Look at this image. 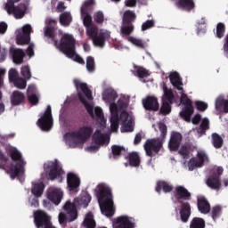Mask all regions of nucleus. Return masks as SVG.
I'll return each instance as SVG.
<instances>
[{"label":"nucleus","mask_w":228,"mask_h":228,"mask_svg":"<svg viewBox=\"0 0 228 228\" xmlns=\"http://www.w3.org/2000/svg\"><path fill=\"white\" fill-rule=\"evenodd\" d=\"M126 159H128V163L130 167H140V163H142L140 155L138 154L137 151H132L128 153Z\"/></svg>","instance_id":"2f4dec72"},{"label":"nucleus","mask_w":228,"mask_h":228,"mask_svg":"<svg viewBox=\"0 0 228 228\" xmlns=\"http://www.w3.org/2000/svg\"><path fill=\"white\" fill-rule=\"evenodd\" d=\"M180 206V218L183 224H186L191 216V205L186 201H179Z\"/></svg>","instance_id":"a211bd4d"},{"label":"nucleus","mask_w":228,"mask_h":228,"mask_svg":"<svg viewBox=\"0 0 228 228\" xmlns=\"http://www.w3.org/2000/svg\"><path fill=\"white\" fill-rule=\"evenodd\" d=\"M175 3V6L178 8V10H183V12H191V10H195V1L193 0H171Z\"/></svg>","instance_id":"412c9836"},{"label":"nucleus","mask_w":228,"mask_h":228,"mask_svg":"<svg viewBox=\"0 0 228 228\" xmlns=\"http://www.w3.org/2000/svg\"><path fill=\"white\" fill-rule=\"evenodd\" d=\"M47 199L55 206H58L60 202H61V199H63V191L60 189H50L47 191Z\"/></svg>","instance_id":"b1692460"},{"label":"nucleus","mask_w":228,"mask_h":228,"mask_svg":"<svg viewBox=\"0 0 228 228\" xmlns=\"http://www.w3.org/2000/svg\"><path fill=\"white\" fill-rule=\"evenodd\" d=\"M121 122V133H133L134 127L133 126V119L129 117V113L126 110L122 111L119 116Z\"/></svg>","instance_id":"dca6fc26"},{"label":"nucleus","mask_w":228,"mask_h":228,"mask_svg":"<svg viewBox=\"0 0 228 228\" xmlns=\"http://www.w3.org/2000/svg\"><path fill=\"white\" fill-rule=\"evenodd\" d=\"M179 155L183 158V159H188L190 158V151H188V146L183 145L179 150Z\"/></svg>","instance_id":"bf43d9fd"},{"label":"nucleus","mask_w":228,"mask_h":228,"mask_svg":"<svg viewBox=\"0 0 228 228\" xmlns=\"http://www.w3.org/2000/svg\"><path fill=\"white\" fill-rule=\"evenodd\" d=\"M119 117H110V129L113 133L118 131Z\"/></svg>","instance_id":"864d4df0"},{"label":"nucleus","mask_w":228,"mask_h":228,"mask_svg":"<svg viewBox=\"0 0 228 228\" xmlns=\"http://www.w3.org/2000/svg\"><path fill=\"white\" fill-rule=\"evenodd\" d=\"M207 186L211 190H220L222 182H220V176L216 175H210L207 179Z\"/></svg>","instance_id":"7c9ffc66"},{"label":"nucleus","mask_w":228,"mask_h":228,"mask_svg":"<svg viewBox=\"0 0 228 228\" xmlns=\"http://www.w3.org/2000/svg\"><path fill=\"white\" fill-rule=\"evenodd\" d=\"M60 22L61 26H70V22H72V16L70 15V12H62L60 15Z\"/></svg>","instance_id":"a19ab883"},{"label":"nucleus","mask_w":228,"mask_h":228,"mask_svg":"<svg viewBox=\"0 0 228 228\" xmlns=\"http://www.w3.org/2000/svg\"><path fill=\"white\" fill-rule=\"evenodd\" d=\"M81 186V178L75 173L67 174V190L71 193H77Z\"/></svg>","instance_id":"4468645a"},{"label":"nucleus","mask_w":228,"mask_h":228,"mask_svg":"<svg viewBox=\"0 0 228 228\" xmlns=\"http://www.w3.org/2000/svg\"><path fill=\"white\" fill-rule=\"evenodd\" d=\"M84 227L95 228V221L94 220V214L92 212L86 214L84 220Z\"/></svg>","instance_id":"79ce46f5"},{"label":"nucleus","mask_w":228,"mask_h":228,"mask_svg":"<svg viewBox=\"0 0 228 228\" xmlns=\"http://www.w3.org/2000/svg\"><path fill=\"white\" fill-rule=\"evenodd\" d=\"M64 211L67 214L61 212L59 214V224L61 225H67V222H74V220H77V209L76 208V205L70 201H67L63 206Z\"/></svg>","instance_id":"6e6552de"},{"label":"nucleus","mask_w":228,"mask_h":228,"mask_svg":"<svg viewBox=\"0 0 228 228\" xmlns=\"http://www.w3.org/2000/svg\"><path fill=\"white\" fill-rule=\"evenodd\" d=\"M190 228H206V221L200 217H194L191 222Z\"/></svg>","instance_id":"c03bdc74"},{"label":"nucleus","mask_w":228,"mask_h":228,"mask_svg":"<svg viewBox=\"0 0 228 228\" xmlns=\"http://www.w3.org/2000/svg\"><path fill=\"white\" fill-rule=\"evenodd\" d=\"M47 22V27L45 28V37H47V38H51V40H54L56 37V34L54 33V26H56V20L48 19Z\"/></svg>","instance_id":"c756f323"},{"label":"nucleus","mask_w":228,"mask_h":228,"mask_svg":"<svg viewBox=\"0 0 228 228\" xmlns=\"http://www.w3.org/2000/svg\"><path fill=\"white\" fill-rule=\"evenodd\" d=\"M37 126L42 131H51L53 129V112L51 105H48L44 114L37 120Z\"/></svg>","instance_id":"f8f14e48"},{"label":"nucleus","mask_w":228,"mask_h":228,"mask_svg":"<svg viewBox=\"0 0 228 228\" xmlns=\"http://www.w3.org/2000/svg\"><path fill=\"white\" fill-rule=\"evenodd\" d=\"M180 102L184 105L183 110L180 112V117L183 118L185 122H190L194 111L193 103L191 100L188 98V94H184V90L181 91Z\"/></svg>","instance_id":"1a4fd4ad"},{"label":"nucleus","mask_w":228,"mask_h":228,"mask_svg":"<svg viewBox=\"0 0 228 228\" xmlns=\"http://www.w3.org/2000/svg\"><path fill=\"white\" fill-rule=\"evenodd\" d=\"M169 81L171 85L178 90L179 92H183V78H181V76L177 73V71H175L169 75Z\"/></svg>","instance_id":"393cba45"},{"label":"nucleus","mask_w":228,"mask_h":228,"mask_svg":"<svg viewBox=\"0 0 228 228\" xmlns=\"http://www.w3.org/2000/svg\"><path fill=\"white\" fill-rule=\"evenodd\" d=\"M163 95H162V102H169L171 104H174V91L172 89H169L167 86H163Z\"/></svg>","instance_id":"473e14b6"},{"label":"nucleus","mask_w":228,"mask_h":228,"mask_svg":"<svg viewBox=\"0 0 228 228\" xmlns=\"http://www.w3.org/2000/svg\"><path fill=\"white\" fill-rule=\"evenodd\" d=\"M220 215H222V208L219 206H216L212 208V218L214 221H216L217 218L220 217Z\"/></svg>","instance_id":"13d9d810"},{"label":"nucleus","mask_w":228,"mask_h":228,"mask_svg":"<svg viewBox=\"0 0 228 228\" xmlns=\"http://www.w3.org/2000/svg\"><path fill=\"white\" fill-rule=\"evenodd\" d=\"M73 83L77 90H82L87 99H92V90L88 88V85H86V83H83L77 78L74 79Z\"/></svg>","instance_id":"bb28decb"},{"label":"nucleus","mask_w":228,"mask_h":228,"mask_svg":"<svg viewBox=\"0 0 228 228\" xmlns=\"http://www.w3.org/2000/svg\"><path fill=\"white\" fill-rule=\"evenodd\" d=\"M134 69L135 70L136 75L141 79H143V77H149V76H151V74L149 73V70L145 69V68H143L142 66L134 65Z\"/></svg>","instance_id":"a18cd8bd"},{"label":"nucleus","mask_w":228,"mask_h":228,"mask_svg":"<svg viewBox=\"0 0 228 228\" xmlns=\"http://www.w3.org/2000/svg\"><path fill=\"white\" fill-rule=\"evenodd\" d=\"M51 216L44 210H37L34 212V224L37 228H43L52 224Z\"/></svg>","instance_id":"ddd939ff"},{"label":"nucleus","mask_w":228,"mask_h":228,"mask_svg":"<svg viewBox=\"0 0 228 228\" xmlns=\"http://www.w3.org/2000/svg\"><path fill=\"white\" fill-rule=\"evenodd\" d=\"M28 102L32 104V106H37L38 104V96L37 94H30L28 96Z\"/></svg>","instance_id":"338daca9"},{"label":"nucleus","mask_w":228,"mask_h":228,"mask_svg":"<svg viewBox=\"0 0 228 228\" xmlns=\"http://www.w3.org/2000/svg\"><path fill=\"white\" fill-rule=\"evenodd\" d=\"M159 129L160 131V137L148 139L143 145L146 156L149 158L156 156V154H159V151L163 149V143H165L167 133V125H165V123H160L159 125Z\"/></svg>","instance_id":"7ed1b4c3"},{"label":"nucleus","mask_w":228,"mask_h":228,"mask_svg":"<svg viewBox=\"0 0 228 228\" xmlns=\"http://www.w3.org/2000/svg\"><path fill=\"white\" fill-rule=\"evenodd\" d=\"M208 129H209V119L204 118L197 128V133L200 135L206 134V131H208Z\"/></svg>","instance_id":"49530a36"},{"label":"nucleus","mask_w":228,"mask_h":228,"mask_svg":"<svg viewBox=\"0 0 228 228\" xmlns=\"http://www.w3.org/2000/svg\"><path fill=\"white\" fill-rule=\"evenodd\" d=\"M26 95L20 91H13L11 95V104L12 106H20L24 104Z\"/></svg>","instance_id":"a878e982"},{"label":"nucleus","mask_w":228,"mask_h":228,"mask_svg":"<svg viewBox=\"0 0 228 228\" xmlns=\"http://www.w3.org/2000/svg\"><path fill=\"white\" fill-rule=\"evenodd\" d=\"M175 198L177 199L178 202H182L181 200H191V192H189L184 186L179 185L175 187Z\"/></svg>","instance_id":"4be33fe9"},{"label":"nucleus","mask_w":228,"mask_h":228,"mask_svg":"<svg viewBox=\"0 0 228 228\" xmlns=\"http://www.w3.org/2000/svg\"><path fill=\"white\" fill-rule=\"evenodd\" d=\"M20 0H7L5 3L4 10L8 15H13L14 19H24L26 12H28V4H20L15 5V3H19Z\"/></svg>","instance_id":"423d86ee"},{"label":"nucleus","mask_w":228,"mask_h":228,"mask_svg":"<svg viewBox=\"0 0 228 228\" xmlns=\"http://www.w3.org/2000/svg\"><path fill=\"white\" fill-rule=\"evenodd\" d=\"M161 190H163L165 193H170V191L174 190V186L168 184V183L165 181H159L157 183L155 191H157V193H161Z\"/></svg>","instance_id":"72a5a7b5"},{"label":"nucleus","mask_w":228,"mask_h":228,"mask_svg":"<svg viewBox=\"0 0 228 228\" xmlns=\"http://www.w3.org/2000/svg\"><path fill=\"white\" fill-rule=\"evenodd\" d=\"M151 28H154V20H148L142 25V31H147V29H151Z\"/></svg>","instance_id":"0e129e2a"},{"label":"nucleus","mask_w":228,"mask_h":228,"mask_svg":"<svg viewBox=\"0 0 228 228\" xmlns=\"http://www.w3.org/2000/svg\"><path fill=\"white\" fill-rule=\"evenodd\" d=\"M77 95L80 102H82V104L85 106L87 113L90 115V117L94 118V105L86 102V98H85L83 94L78 93Z\"/></svg>","instance_id":"e433bc0d"},{"label":"nucleus","mask_w":228,"mask_h":228,"mask_svg":"<svg viewBox=\"0 0 228 228\" xmlns=\"http://www.w3.org/2000/svg\"><path fill=\"white\" fill-rule=\"evenodd\" d=\"M12 83L14 86H16V88H19L20 90H24V88H26L27 86L26 79L22 77H18Z\"/></svg>","instance_id":"603ef678"},{"label":"nucleus","mask_w":228,"mask_h":228,"mask_svg":"<svg viewBox=\"0 0 228 228\" xmlns=\"http://www.w3.org/2000/svg\"><path fill=\"white\" fill-rule=\"evenodd\" d=\"M127 40L128 42H131V44H134V45L140 47V49H145V45L143 44V41H142V39H138L134 37H128Z\"/></svg>","instance_id":"5fc2aeb1"},{"label":"nucleus","mask_w":228,"mask_h":228,"mask_svg":"<svg viewBox=\"0 0 228 228\" xmlns=\"http://www.w3.org/2000/svg\"><path fill=\"white\" fill-rule=\"evenodd\" d=\"M198 209L200 213H202L203 215H208V213L211 211V205L209 204V201L206 200V198H198Z\"/></svg>","instance_id":"c85d7f7f"},{"label":"nucleus","mask_w":228,"mask_h":228,"mask_svg":"<svg viewBox=\"0 0 228 228\" xmlns=\"http://www.w3.org/2000/svg\"><path fill=\"white\" fill-rule=\"evenodd\" d=\"M12 61L16 65H20L24 62V58L26 57V53L20 48H15L12 51Z\"/></svg>","instance_id":"cd10ccee"},{"label":"nucleus","mask_w":228,"mask_h":228,"mask_svg":"<svg viewBox=\"0 0 228 228\" xmlns=\"http://www.w3.org/2000/svg\"><path fill=\"white\" fill-rule=\"evenodd\" d=\"M86 35L93 40V44L96 47H104L106 40L110 39V34L108 30H100L96 25H92L86 28Z\"/></svg>","instance_id":"39448f33"},{"label":"nucleus","mask_w":228,"mask_h":228,"mask_svg":"<svg viewBox=\"0 0 228 228\" xmlns=\"http://www.w3.org/2000/svg\"><path fill=\"white\" fill-rule=\"evenodd\" d=\"M94 20L96 24H102L104 22V13L101 11L96 12L94 14Z\"/></svg>","instance_id":"4d7b16f0"},{"label":"nucleus","mask_w":228,"mask_h":228,"mask_svg":"<svg viewBox=\"0 0 228 228\" xmlns=\"http://www.w3.org/2000/svg\"><path fill=\"white\" fill-rule=\"evenodd\" d=\"M10 158L12 161H16L15 165L10 164L9 166L11 179H20V177L24 176V167L26 165V162L22 159V154L17 149H14L10 151Z\"/></svg>","instance_id":"20e7f679"},{"label":"nucleus","mask_w":228,"mask_h":228,"mask_svg":"<svg viewBox=\"0 0 228 228\" xmlns=\"http://www.w3.org/2000/svg\"><path fill=\"white\" fill-rule=\"evenodd\" d=\"M172 111V103L167 102H162V105L160 107L161 115H170Z\"/></svg>","instance_id":"8fccbe9b"},{"label":"nucleus","mask_w":228,"mask_h":228,"mask_svg":"<svg viewBox=\"0 0 228 228\" xmlns=\"http://www.w3.org/2000/svg\"><path fill=\"white\" fill-rule=\"evenodd\" d=\"M136 20V13L133 11H126L123 15V24H133Z\"/></svg>","instance_id":"4c0bfd02"},{"label":"nucleus","mask_w":228,"mask_h":228,"mask_svg":"<svg viewBox=\"0 0 228 228\" xmlns=\"http://www.w3.org/2000/svg\"><path fill=\"white\" fill-rule=\"evenodd\" d=\"M212 144L215 149H222V147H224V139L220 134L214 133L212 134Z\"/></svg>","instance_id":"58836bf2"},{"label":"nucleus","mask_w":228,"mask_h":228,"mask_svg":"<svg viewBox=\"0 0 228 228\" xmlns=\"http://www.w3.org/2000/svg\"><path fill=\"white\" fill-rule=\"evenodd\" d=\"M118 97V94H117V91L113 89H107L103 93L102 99L105 101V102H115V100Z\"/></svg>","instance_id":"f704fd0d"},{"label":"nucleus","mask_w":228,"mask_h":228,"mask_svg":"<svg viewBox=\"0 0 228 228\" xmlns=\"http://www.w3.org/2000/svg\"><path fill=\"white\" fill-rule=\"evenodd\" d=\"M112 154L114 157L120 156L122 152H126V148L124 146L112 145L111 146Z\"/></svg>","instance_id":"6e6d98bb"},{"label":"nucleus","mask_w":228,"mask_h":228,"mask_svg":"<svg viewBox=\"0 0 228 228\" xmlns=\"http://www.w3.org/2000/svg\"><path fill=\"white\" fill-rule=\"evenodd\" d=\"M92 140L94 143H96L97 145H104V143H106V136L102 132H101V130H96L94 132Z\"/></svg>","instance_id":"c9c22d12"},{"label":"nucleus","mask_w":228,"mask_h":228,"mask_svg":"<svg viewBox=\"0 0 228 228\" xmlns=\"http://www.w3.org/2000/svg\"><path fill=\"white\" fill-rule=\"evenodd\" d=\"M94 134L92 126H82L77 130L68 132L64 134V140L71 149H76L77 145L86 143Z\"/></svg>","instance_id":"f257e3e1"},{"label":"nucleus","mask_w":228,"mask_h":228,"mask_svg":"<svg viewBox=\"0 0 228 228\" xmlns=\"http://www.w3.org/2000/svg\"><path fill=\"white\" fill-rule=\"evenodd\" d=\"M142 106L147 111H159V102L155 96H147L142 100Z\"/></svg>","instance_id":"6ab92c4d"},{"label":"nucleus","mask_w":228,"mask_h":228,"mask_svg":"<svg viewBox=\"0 0 228 228\" xmlns=\"http://www.w3.org/2000/svg\"><path fill=\"white\" fill-rule=\"evenodd\" d=\"M225 35V24L219 22L216 25V37L217 38H224V36Z\"/></svg>","instance_id":"09e8293b"},{"label":"nucleus","mask_w":228,"mask_h":228,"mask_svg":"<svg viewBox=\"0 0 228 228\" xmlns=\"http://www.w3.org/2000/svg\"><path fill=\"white\" fill-rule=\"evenodd\" d=\"M45 171L48 174V177L51 181H54V179H58V177H61L63 175V168L58 163V160L54 162L51 161L44 166Z\"/></svg>","instance_id":"9b49d317"},{"label":"nucleus","mask_w":228,"mask_h":228,"mask_svg":"<svg viewBox=\"0 0 228 228\" xmlns=\"http://www.w3.org/2000/svg\"><path fill=\"white\" fill-rule=\"evenodd\" d=\"M95 4V0H86L80 9V13L82 15L83 23L86 28H90L92 25V13L94 12V5Z\"/></svg>","instance_id":"9d476101"},{"label":"nucleus","mask_w":228,"mask_h":228,"mask_svg":"<svg viewBox=\"0 0 228 228\" xmlns=\"http://www.w3.org/2000/svg\"><path fill=\"white\" fill-rule=\"evenodd\" d=\"M59 49L68 58H74V54H76V39H74V37L64 34L61 39Z\"/></svg>","instance_id":"0eeeda50"},{"label":"nucleus","mask_w":228,"mask_h":228,"mask_svg":"<svg viewBox=\"0 0 228 228\" xmlns=\"http://www.w3.org/2000/svg\"><path fill=\"white\" fill-rule=\"evenodd\" d=\"M21 76H23L25 79H31V70L29 69V66H23L21 68Z\"/></svg>","instance_id":"680f3d73"},{"label":"nucleus","mask_w":228,"mask_h":228,"mask_svg":"<svg viewBox=\"0 0 228 228\" xmlns=\"http://www.w3.org/2000/svg\"><path fill=\"white\" fill-rule=\"evenodd\" d=\"M121 35L122 37H127L129 38V35L134 31V24H123L121 27Z\"/></svg>","instance_id":"37998d69"},{"label":"nucleus","mask_w":228,"mask_h":228,"mask_svg":"<svg viewBox=\"0 0 228 228\" xmlns=\"http://www.w3.org/2000/svg\"><path fill=\"white\" fill-rule=\"evenodd\" d=\"M114 228H134V219L127 216H122L117 218Z\"/></svg>","instance_id":"5701e85b"},{"label":"nucleus","mask_w":228,"mask_h":228,"mask_svg":"<svg viewBox=\"0 0 228 228\" xmlns=\"http://www.w3.org/2000/svg\"><path fill=\"white\" fill-rule=\"evenodd\" d=\"M18 77H19V73L17 72V69H11L9 70V81H11V83H13Z\"/></svg>","instance_id":"e2e57ef3"},{"label":"nucleus","mask_w":228,"mask_h":228,"mask_svg":"<svg viewBox=\"0 0 228 228\" xmlns=\"http://www.w3.org/2000/svg\"><path fill=\"white\" fill-rule=\"evenodd\" d=\"M183 142V134L179 132H172L168 142V149L171 152H177Z\"/></svg>","instance_id":"f3484780"},{"label":"nucleus","mask_w":228,"mask_h":228,"mask_svg":"<svg viewBox=\"0 0 228 228\" xmlns=\"http://www.w3.org/2000/svg\"><path fill=\"white\" fill-rule=\"evenodd\" d=\"M86 69L88 72H95V59L92 56L86 58Z\"/></svg>","instance_id":"3c124183"},{"label":"nucleus","mask_w":228,"mask_h":228,"mask_svg":"<svg viewBox=\"0 0 228 228\" xmlns=\"http://www.w3.org/2000/svg\"><path fill=\"white\" fill-rule=\"evenodd\" d=\"M195 106L198 111H206L208 110V103L204 102L198 101L195 102Z\"/></svg>","instance_id":"69168bd1"},{"label":"nucleus","mask_w":228,"mask_h":228,"mask_svg":"<svg viewBox=\"0 0 228 228\" xmlns=\"http://www.w3.org/2000/svg\"><path fill=\"white\" fill-rule=\"evenodd\" d=\"M97 197L102 215L109 217L113 216L115 209L113 208L111 188L106 185H99Z\"/></svg>","instance_id":"f03ea898"},{"label":"nucleus","mask_w":228,"mask_h":228,"mask_svg":"<svg viewBox=\"0 0 228 228\" xmlns=\"http://www.w3.org/2000/svg\"><path fill=\"white\" fill-rule=\"evenodd\" d=\"M208 159V155L204 151H199L197 154V159L192 158L189 162L190 170H193L194 168H200L202 165H204V161Z\"/></svg>","instance_id":"aec40b11"},{"label":"nucleus","mask_w":228,"mask_h":228,"mask_svg":"<svg viewBox=\"0 0 228 228\" xmlns=\"http://www.w3.org/2000/svg\"><path fill=\"white\" fill-rule=\"evenodd\" d=\"M31 25H25L16 37V44L18 45H28L31 42Z\"/></svg>","instance_id":"2eb2a0df"},{"label":"nucleus","mask_w":228,"mask_h":228,"mask_svg":"<svg viewBox=\"0 0 228 228\" xmlns=\"http://www.w3.org/2000/svg\"><path fill=\"white\" fill-rule=\"evenodd\" d=\"M223 52H224V55L225 56V58H228V34L224 37Z\"/></svg>","instance_id":"774afa93"},{"label":"nucleus","mask_w":228,"mask_h":228,"mask_svg":"<svg viewBox=\"0 0 228 228\" xmlns=\"http://www.w3.org/2000/svg\"><path fill=\"white\" fill-rule=\"evenodd\" d=\"M110 117H118V106L115 102L110 105Z\"/></svg>","instance_id":"052dcab7"},{"label":"nucleus","mask_w":228,"mask_h":228,"mask_svg":"<svg viewBox=\"0 0 228 228\" xmlns=\"http://www.w3.org/2000/svg\"><path fill=\"white\" fill-rule=\"evenodd\" d=\"M92 201V196L90 194L86 193L80 198H78V204L79 206H83V208H88V204Z\"/></svg>","instance_id":"de8ad7c7"},{"label":"nucleus","mask_w":228,"mask_h":228,"mask_svg":"<svg viewBox=\"0 0 228 228\" xmlns=\"http://www.w3.org/2000/svg\"><path fill=\"white\" fill-rule=\"evenodd\" d=\"M45 189V185L44 183H35L34 187L32 188V193L35 197H42Z\"/></svg>","instance_id":"ea45409f"}]
</instances>
